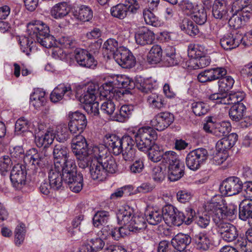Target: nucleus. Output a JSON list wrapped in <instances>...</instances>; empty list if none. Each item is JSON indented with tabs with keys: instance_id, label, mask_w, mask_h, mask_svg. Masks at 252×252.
Returning a JSON list of instances; mask_svg holds the SVG:
<instances>
[{
	"instance_id": "f257e3e1",
	"label": "nucleus",
	"mask_w": 252,
	"mask_h": 252,
	"mask_svg": "<svg viewBox=\"0 0 252 252\" xmlns=\"http://www.w3.org/2000/svg\"><path fill=\"white\" fill-rule=\"evenodd\" d=\"M55 136L47 131L45 133L39 135H35V142L39 148H43L41 152H38L36 148L30 149L24 157V161H29L35 168H43L47 162L46 157L52 152L51 145L53 143Z\"/></svg>"
},
{
	"instance_id": "f03ea898",
	"label": "nucleus",
	"mask_w": 252,
	"mask_h": 252,
	"mask_svg": "<svg viewBox=\"0 0 252 252\" xmlns=\"http://www.w3.org/2000/svg\"><path fill=\"white\" fill-rule=\"evenodd\" d=\"M27 32L30 37L42 46L49 48L57 46V40L50 33L49 27L43 22L35 21L27 25Z\"/></svg>"
},
{
	"instance_id": "7ed1b4c3",
	"label": "nucleus",
	"mask_w": 252,
	"mask_h": 252,
	"mask_svg": "<svg viewBox=\"0 0 252 252\" xmlns=\"http://www.w3.org/2000/svg\"><path fill=\"white\" fill-rule=\"evenodd\" d=\"M135 84L134 81L125 75H116L111 78L107 82L103 84L99 87V94L104 97L108 96L109 98L115 96L121 93L118 89L125 88L126 91L129 92L130 90L135 88Z\"/></svg>"
},
{
	"instance_id": "20e7f679",
	"label": "nucleus",
	"mask_w": 252,
	"mask_h": 252,
	"mask_svg": "<svg viewBox=\"0 0 252 252\" xmlns=\"http://www.w3.org/2000/svg\"><path fill=\"white\" fill-rule=\"evenodd\" d=\"M206 209L213 214L214 222H224V219H233L237 212L236 205L230 204L225 206L221 198L218 201L212 200L206 205Z\"/></svg>"
},
{
	"instance_id": "39448f33",
	"label": "nucleus",
	"mask_w": 252,
	"mask_h": 252,
	"mask_svg": "<svg viewBox=\"0 0 252 252\" xmlns=\"http://www.w3.org/2000/svg\"><path fill=\"white\" fill-rule=\"evenodd\" d=\"M132 215V210L128 207L117 215L118 221L126 227L129 234L130 232H137L146 227L145 219L143 216Z\"/></svg>"
},
{
	"instance_id": "423d86ee",
	"label": "nucleus",
	"mask_w": 252,
	"mask_h": 252,
	"mask_svg": "<svg viewBox=\"0 0 252 252\" xmlns=\"http://www.w3.org/2000/svg\"><path fill=\"white\" fill-rule=\"evenodd\" d=\"M157 133L151 127H142L134 134L135 143L141 151L147 152L151 146L155 143Z\"/></svg>"
},
{
	"instance_id": "0eeeda50",
	"label": "nucleus",
	"mask_w": 252,
	"mask_h": 252,
	"mask_svg": "<svg viewBox=\"0 0 252 252\" xmlns=\"http://www.w3.org/2000/svg\"><path fill=\"white\" fill-rule=\"evenodd\" d=\"M209 157L207 150L198 148L189 152L186 158L187 166L192 171H196L205 164Z\"/></svg>"
},
{
	"instance_id": "6e6552de",
	"label": "nucleus",
	"mask_w": 252,
	"mask_h": 252,
	"mask_svg": "<svg viewBox=\"0 0 252 252\" xmlns=\"http://www.w3.org/2000/svg\"><path fill=\"white\" fill-rule=\"evenodd\" d=\"M243 91L231 92L230 93H214L209 95L208 99L216 104L230 105L242 103L241 102L245 97Z\"/></svg>"
},
{
	"instance_id": "1a4fd4ad",
	"label": "nucleus",
	"mask_w": 252,
	"mask_h": 252,
	"mask_svg": "<svg viewBox=\"0 0 252 252\" xmlns=\"http://www.w3.org/2000/svg\"><path fill=\"white\" fill-rule=\"evenodd\" d=\"M140 8L136 0H126L124 3H119L111 8L112 16L119 19H125L128 15L136 13Z\"/></svg>"
},
{
	"instance_id": "9d476101",
	"label": "nucleus",
	"mask_w": 252,
	"mask_h": 252,
	"mask_svg": "<svg viewBox=\"0 0 252 252\" xmlns=\"http://www.w3.org/2000/svg\"><path fill=\"white\" fill-rule=\"evenodd\" d=\"M63 182L66 184L70 189L76 193L80 192L83 187V176L77 170H67L61 172Z\"/></svg>"
},
{
	"instance_id": "9b49d317",
	"label": "nucleus",
	"mask_w": 252,
	"mask_h": 252,
	"mask_svg": "<svg viewBox=\"0 0 252 252\" xmlns=\"http://www.w3.org/2000/svg\"><path fill=\"white\" fill-rule=\"evenodd\" d=\"M164 214V221L168 225L179 226L185 223V214L179 211L172 205H166L163 207Z\"/></svg>"
},
{
	"instance_id": "f8f14e48",
	"label": "nucleus",
	"mask_w": 252,
	"mask_h": 252,
	"mask_svg": "<svg viewBox=\"0 0 252 252\" xmlns=\"http://www.w3.org/2000/svg\"><path fill=\"white\" fill-rule=\"evenodd\" d=\"M69 117L68 126L70 133L79 134L83 132L88 123L86 116L79 111H75L69 114Z\"/></svg>"
},
{
	"instance_id": "ddd939ff",
	"label": "nucleus",
	"mask_w": 252,
	"mask_h": 252,
	"mask_svg": "<svg viewBox=\"0 0 252 252\" xmlns=\"http://www.w3.org/2000/svg\"><path fill=\"white\" fill-rule=\"evenodd\" d=\"M218 233L222 239L226 242H232L238 237V230L233 224L226 222H214Z\"/></svg>"
},
{
	"instance_id": "4468645a",
	"label": "nucleus",
	"mask_w": 252,
	"mask_h": 252,
	"mask_svg": "<svg viewBox=\"0 0 252 252\" xmlns=\"http://www.w3.org/2000/svg\"><path fill=\"white\" fill-rule=\"evenodd\" d=\"M243 183L236 176L229 177L225 179L220 186V189L224 191L227 196H232L239 194L243 190Z\"/></svg>"
},
{
	"instance_id": "2eb2a0df",
	"label": "nucleus",
	"mask_w": 252,
	"mask_h": 252,
	"mask_svg": "<svg viewBox=\"0 0 252 252\" xmlns=\"http://www.w3.org/2000/svg\"><path fill=\"white\" fill-rule=\"evenodd\" d=\"M74 53L75 61L80 66L94 69L96 66L97 61L88 50L76 48Z\"/></svg>"
},
{
	"instance_id": "dca6fc26",
	"label": "nucleus",
	"mask_w": 252,
	"mask_h": 252,
	"mask_svg": "<svg viewBox=\"0 0 252 252\" xmlns=\"http://www.w3.org/2000/svg\"><path fill=\"white\" fill-rule=\"evenodd\" d=\"M27 169L25 164L18 163L15 165L11 171L10 179L13 186L20 189L26 183Z\"/></svg>"
},
{
	"instance_id": "f3484780",
	"label": "nucleus",
	"mask_w": 252,
	"mask_h": 252,
	"mask_svg": "<svg viewBox=\"0 0 252 252\" xmlns=\"http://www.w3.org/2000/svg\"><path fill=\"white\" fill-rule=\"evenodd\" d=\"M243 45V35L236 31L224 34L220 39V44L225 50H231Z\"/></svg>"
},
{
	"instance_id": "a211bd4d",
	"label": "nucleus",
	"mask_w": 252,
	"mask_h": 252,
	"mask_svg": "<svg viewBox=\"0 0 252 252\" xmlns=\"http://www.w3.org/2000/svg\"><path fill=\"white\" fill-rule=\"evenodd\" d=\"M173 114L169 112H160L151 121L152 126L158 131H162L168 127L174 121Z\"/></svg>"
},
{
	"instance_id": "6ab92c4d",
	"label": "nucleus",
	"mask_w": 252,
	"mask_h": 252,
	"mask_svg": "<svg viewBox=\"0 0 252 252\" xmlns=\"http://www.w3.org/2000/svg\"><path fill=\"white\" fill-rule=\"evenodd\" d=\"M227 71L224 67H215L206 69L201 72L197 76L199 82L206 83L218 80L220 77L226 75Z\"/></svg>"
},
{
	"instance_id": "aec40b11",
	"label": "nucleus",
	"mask_w": 252,
	"mask_h": 252,
	"mask_svg": "<svg viewBox=\"0 0 252 252\" xmlns=\"http://www.w3.org/2000/svg\"><path fill=\"white\" fill-rule=\"evenodd\" d=\"M212 13L215 19L227 21L229 17V13L226 1L215 0L212 5Z\"/></svg>"
},
{
	"instance_id": "412c9836",
	"label": "nucleus",
	"mask_w": 252,
	"mask_h": 252,
	"mask_svg": "<svg viewBox=\"0 0 252 252\" xmlns=\"http://www.w3.org/2000/svg\"><path fill=\"white\" fill-rule=\"evenodd\" d=\"M73 95V94L70 85L61 84L56 87L51 93L50 99L51 101L56 103L62 99L63 96L66 97L67 99H70Z\"/></svg>"
},
{
	"instance_id": "4be33fe9",
	"label": "nucleus",
	"mask_w": 252,
	"mask_h": 252,
	"mask_svg": "<svg viewBox=\"0 0 252 252\" xmlns=\"http://www.w3.org/2000/svg\"><path fill=\"white\" fill-rule=\"evenodd\" d=\"M120 137L116 134H106L104 138V143L109 151L115 156L122 153V147Z\"/></svg>"
},
{
	"instance_id": "5701e85b",
	"label": "nucleus",
	"mask_w": 252,
	"mask_h": 252,
	"mask_svg": "<svg viewBox=\"0 0 252 252\" xmlns=\"http://www.w3.org/2000/svg\"><path fill=\"white\" fill-rule=\"evenodd\" d=\"M136 43L141 46L151 44L155 39V33L148 28L143 27L135 33Z\"/></svg>"
},
{
	"instance_id": "b1692460",
	"label": "nucleus",
	"mask_w": 252,
	"mask_h": 252,
	"mask_svg": "<svg viewBox=\"0 0 252 252\" xmlns=\"http://www.w3.org/2000/svg\"><path fill=\"white\" fill-rule=\"evenodd\" d=\"M84 93L80 96V101L82 103L91 102L95 100L99 95V86L97 84L91 83L86 85L84 89Z\"/></svg>"
},
{
	"instance_id": "393cba45",
	"label": "nucleus",
	"mask_w": 252,
	"mask_h": 252,
	"mask_svg": "<svg viewBox=\"0 0 252 252\" xmlns=\"http://www.w3.org/2000/svg\"><path fill=\"white\" fill-rule=\"evenodd\" d=\"M185 166L184 161L180 159L173 164L168 166V179L174 182L180 179L185 174Z\"/></svg>"
},
{
	"instance_id": "a878e982",
	"label": "nucleus",
	"mask_w": 252,
	"mask_h": 252,
	"mask_svg": "<svg viewBox=\"0 0 252 252\" xmlns=\"http://www.w3.org/2000/svg\"><path fill=\"white\" fill-rule=\"evenodd\" d=\"M48 180L53 189L58 190L62 188L63 181L60 167L54 166L50 169L48 173Z\"/></svg>"
},
{
	"instance_id": "bb28decb",
	"label": "nucleus",
	"mask_w": 252,
	"mask_h": 252,
	"mask_svg": "<svg viewBox=\"0 0 252 252\" xmlns=\"http://www.w3.org/2000/svg\"><path fill=\"white\" fill-rule=\"evenodd\" d=\"M72 151L74 155H77L81 152L90 151L87 140L82 135L77 134L71 141Z\"/></svg>"
},
{
	"instance_id": "cd10ccee",
	"label": "nucleus",
	"mask_w": 252,
	"mask_h": 252,
	"mask_svg": "<svg viewBox=\"0 0 252 252\" xmlns=\"http://www.w3.org/2000/svg\"><path fill=\"white\" fill-rule=\"evenodd\" d=\"M191 242V238L188 234L182 233L177 234L171 240V244L175 249L183 252Z\"/></svg>"
},
{
	"instance_id": "c85d7f7f",
	"label": "nucleus",
	"mask_w": 252,
	"mask_h": 252,
	"mask_svg": "<svg viewBox=\"0 0 252 252\" xmlns=\"http://www.w3.org/2000/svg\"><path fill=\"white\" fill-rule=\"evenodd\" d=\"M252 215V199L245 198L239 205V218L242 220L247 221Z\"/></svg>"
},
{
	"instance_id": "c756f323",
	"label": "nucleus",
	"mask_w": 252,
	"mask_h": 252,
	"mask_svg": "<svg viewBox=\"0 0 252 252\" xmlns=\"http://www.w3.org/2000/svg\"><path fill=\"white\" fill-rule=\"evenodd\" d=\"M238 135L235 133H232L218 141L216 145V149L223 152H227L236 143Z\"/></svg>"
},
{
	"instance_id": "7c9ffc66",
	"label": "nucleus",
	"mask_w": 252,
	"mask_h": 252,
	"mask_svg": "<svg viewBox=\"0 0 252 252\" xmlns=\"http://www.w3.org/2000/svg\"><path fill=\"white\" fill-rule=\"evenodd\" d=\"M69 12L68 2L61 1L55 4L50 10L51 15L55 19H61L67 16Z\"/></svg>"
},
{
	"instance_id": "2f4dec72",
	"label": "nucleus",
	"mask_w": 252,
	"mask_h": 252,
	"mask_svg": "<svg viewBox=\"0 0 252 252\" xmlns=\"http://www.w3.org/2000/svg\"><path fill=\"white\" fill-rule=\"evenodd\" d=\"M88 244L83 245L80 252H97L101 250L105 246L104 241L99 237L88 239Z\"/></svg>"
},
{
	"instance_id": "473e14b6",
	"label": "nucleus",
	"mask_w": 252,
	"mask_h": 252,
	"mask_svg": "<svg viewBox=\"0 0 252 252\" xmlns=\"http://www.w3.org/2000/svg\"><path fill=\"white\" fill-rule=\"evenodd\" d=\"M192 239L199 249L206 251L210 247L211 241L209 235L206 231L195 233L193 235Z\"/></svg>"
},
{
	"instance_id": "72a5a7b5",
	"label": "nucleus",
	"mask_w": 252,
	"mask_h": 252,
	"mask_svg": "<svg viewBox=\"0 0 252 252\" xmlns=\"http://www.w3.org/2000/svg\"><path fill=\"white\" fill-rule=\"evenodd\" d=\"M52 150L55 166L60 167L59 164H61L63 161L69 158L67 149L61 144H59L55 145Z\"/></svg>"
},
{
	"instance_id": "f704fd0d",
	"label": "nucleus",
	"mask_w": 252,
	"mask_h": 252,
	"mask_svg": "<svg viewBox=\"0 0 252 252\" xmlns=\"http://www.w3.org/2000/svg\"><path fill=\"white\" fill-rule=\"evenodd\" d=\"M162 61L165 66H173L179 64V57L176 54V50L174 47L167 46L165 49Z\"/></svg>"
},
{
	"instance_id": "c9c22d12",
	"label": "nucleus",
	"mask_w": 252,
	"mask_h": 252,
	"mask_svg": "<svg viewBox=\"0 0 252 252\" xmlns=\"http://www.w3.org/2000/svg\"><path fill=\"white\" fill-rule=\"evenodd\" d=\"M133 110V106L124 105L121 107L118 112L114 114L112 120L119 122H124L132 116Z\"/></svg>"
},
{
	"instance_id": "e433bc0d",
	"label": "nucleus",
	"mask_w": 252,
	"mask_h": 252,
	"mask_svg": "<svg viewBox=\"0 0 252 252\" xmlns=\"http://www.w3.org/2000/svg\"><path fill=\"white\" fill-rule=\"evenodd\" d=\"M231 10L235 13H250L252 12V0H234Z\"/></svg>"
},
{
	"instance_id": "4c0bfd02",
	"label": "nucleus",
	"mask_w": 252,
	"mask_h": 252,
	"mask_svg": "<svg viewBox=\"0 0 252 252\" xmlns=\"http://www.w3.org/2000/svg\"><path fill=\"white\" fill-rule=\"evenodd\" d=\"M89 170L93 180L103 181L107 177V173L99 162L94 161L90 166Z\"/></svg>"
},
{
	"instance_id": "58836bf2",
	"label": "nucleus",
	"mask_w": 252,
	"mask_h": 252,
	"mask_svg": "<svg viewBox=\"0 0 252 252\" xmlns=\"http://www.w3.org/2000/svg\"><path fill=\"white\" fill-rule=\"evenodd\" d=\"M147 101L150 107L154 109L161 110L166 106L165 101L161 94L152 93L147 98Z\"/></svg>"
},
{
	"instance_id": "ea45409f",
	"label": "nucleus",
	"mask_w": 252,
	"mask_h": 252,
	"mask_svg": "<svg viewBox=\"0 0 252 252\" xmlns=\"http://www.w3.org/2000/svg\"><path fill=\"white\" fill-rule=\"evenodd\" d=\"M74 16L77 19L82 22H88L92 19L93 12L90 6L81 5L76 10Z\"/></svg>"
},
{
	"instance_id": "a19ab883",
	"label": "nucleus",
	"mask_w": 252,
	"mask_h": 252,
	"mask_svg": "<svg viewBox=\"0 0 252 252\" xmlns=\"http://www.w3.org/2000/svg\"><path fill=\"white\" fill-rule=\"evenodd\" d=\"M246 110L243 103L233 104L229 109V116L232 121L237 122L243 118Z\"/></svg>"
},
{
	"instance_id": "79ce46f5",
	"label": "nucleus",
	"mask_w": 252,
	"mask_h": 252,
	"mask_svg": "<svg viewBox=\"0 0 252 252\" xmlns=\"http://www.w3.org/2000/svg\"><path fill=\"white\" fill-rule=\"evenodd\" d=\"M180 28L189 35L194 37L199 34V30L196 24L190 20L184 19L180 25Z\"/></svg>"
},
{
	"instance_id": "37998d69",
	"label": "nucleus",
	"mask_w": 252,
	"mask_h": 252,
	"mask_svg": "<svg viewBox=\"0 0 252 252\" xmlns=\"http://www.w3.org/2000/svg\"><path fill=\"white\" fill-rule=\"evenodd\" d=\"M108 148L103 145L94 146L90 150L93 157L94 158V161L99 162L107 158L108 155H111L108 153Z\"/></svg>"
},
{
	"instance_id": "c03bdc74",
	"label": "nucleus",
	"mask_w": 252,
	"mask_h": 252,
	"mask_svg": "<svg viewBox=\"0 0 252 252\" xmlns=\"http://www.w3.org/2000/svg\"><path fill=\"white\" fill-rule=\"evenodd\" d=\"M162 50L158 45H154L147 55V61L151 64H157L162 61Z\"/></svg>"
},
{
	"instance_id": "a18cd8bd",
	"label": "nucleus",
	"mask_w": 252,
	"mask_h": 252,
	"mask_svg": "<svg viewBox=\"0 0 252 252\" xmlns=\"http://www.w3.org/2000/svg\"><path fill=\"white\" fill-rule=\"evenodd\" d=\"M218 80H219L218 84L219 91L218 93L228 94V92L234 85V79L230 76L224 75Z\"/></svg>"
},
{
	"instance_id": "49530a36",
	"label": "nucleus",
	"mask_w": 252,
	"mask_h": 252,
	"mask_svg": "<svg viewBox=\"0 0 252 252\" xmlns=\"http://www.w3.org/2000/svg\"><path fill=\"white\" fill-rule=\"evenodd\" d=\"M211 215H212V219H213V213H211L206 209V206L205 212L197 214L195 218V222L200 227L206 228L210 223Z\"/></svg>"
},
{
	"instance_id": "de8ad7c7",
	"label": "nucleus",
	"mask_w": 252,
	"mask_h": 252,
	"mask_svg": "<svg viewBox=\"0 0 252 252\" xmlns=\"http://www.w3.org/2000/svg\"><path fill=\"white\" fill-rule=\"evenodd\" d=\"M231 129L230 124L226 122L217 123L213 130V134L218 137L226 136Z\"/></svg>"
},
{
	"instance_id": "09e8293b",
	"label": "nucleus",
	"mask_w": 252,
	"mask_h": 252,
	"mask_svg": "<svg viewBox=\"0 0 252 252\" xmlns=\"http://www.w3.org/2000/svg\"><path fill=\"white\" fill-rule=\"evenodd\" d=\"M75 156L77 159L79 167L82 169L90 167L94 161L90 151L81 152L80 154L75 155Z\"/></svg>"
},
{
	"instance_id": "8fccbe9b",
	"label": "nucleus",
	"mask_w": 252,
	"mask_h": 252,
	"mask_svg": "<svg viewBox=\"0 0 252 252\" xmlns=\"http://www.w3.org/2000/svg\"><path fill=\"white\" fill-rule=\"evenodd\" d=\"M84 220V216L79 215L76 217L72 221V228H69L68 232L70 233L72 235H74L77 232V230L84 234L87 233L88 231L86 230L84 227L83 221Z\"/></svg>"
},
{
	"instance_id": "3c124183",
	"label": "nucleus",
	"mask_w": 252,
	"mask_h": 252,
	"mask_svg": "<svg viewBox=\"0 0 252 252\" xmlns=\"http://www.w3.org/2000/svg\"><path fill=\"white\" fill-rule=\"evenodd\" d=\"M100 163L107 173V176L109 174L115 173L117 170V164L112 155H108L107 158L100 161Z\"/></svg>"
},
{
	"instance_id": "603ef678",
	"label": "nucleus",
	"mask_w": 252,
	"mask_h": 252,
	"mask_svg": "<svg viewBox=\"0 0 252 252\" xmlns=\"http://www.w3.org/2000/svg\"><path fill=\"white\" fill-rule=\"evenodd\" d=\"M149 158L154 162H158L162 159L164 152L162 148L154 143L148 150Z\"/></svg>"
},
{
	"instance_id": "864d4df0",
	"label": "nucleus",
	"mask_w": 252,
	"mask_h": 252,
	"mask_svg": "<svg viewBox=\"0 0 252 252\" xmlns=\"http://www.w3.org/2000/svg\"><path fill=\"white\" fill-rule=\"evenodd\" d=\"M143 16L147 25L155 27L160 26L161 21L159 18L151 10L144 9L143 11Z\"/></svg>"
},
{
	"instance_id": "5fc2aeb1",
	"label": "nucleus",
	"mask_w": 252,
	"mask_h": 252,
	"mask_svg": "<svg viewBox=\"0 0 252 252\" xmlns=\"http://www.w3.org/2000/svg\"><path fill=\"white\" fill-rule=\"evenodd\" d=\"M193 113L197 116L206 115L210 110L209 105L203 101H195L191 104Z\"/></svg>"
},
{
	"instance_id": "6e6d98bb",
	"label": "nucleus",
	"mask_w": 252,
	"mask_h": 252,
	"mask_svg": "<svg viewBox=\"0 0 252 252\" xmlns=\"http://www.w3.org/2000/svg\"><path fill=\"white\" fill-rule=\"evenodd\" d=\"M45 92L40 89L34 91L30 96V100L33 101L32 105L35 107H39L44 105L45 102Z\"/></svg>"
},
{
	"instance_id": "4d7b16f0",
	"label": "nucleus",
	"mask_w": 252,
	"mask_h": 252,
	"mask_svg": "<svg viewBox=\"0 0 252 252\" xmlns=\"http://www.w3.org/2000/svg\"><path fill=\"white\" fill-rule=\"evenodd\" d=\"M146 219L148 222L151 225H157L160 223L162 220H164V214L162 210L161 213L158 211H152L145 214Z\"/></svg>"
},
{
	"instance_id": "13d9d810",
	"label": "nucleus",
	"mask_w": 252,
	"mask_h": 252,
	"mask_svg": "<svg viewBox=\"0 0 252 252\" xmlns=\"http://www.w3.org/2000/svg\"><path fill=\"white\" fill-rule=\"evenodd\" d=\"M109 213L106 211H99L94 215L93 221L95 227L105 225L109 220Z\"/></svg>"
},
{
	"instance_id": "bf43d9fd",
	"label": "nucleus",
	"mask_w": 252,
	"mask_h": 252,
	"mask_svg": "<svg viewBox=\"0 0 252 252\" xmlns=\"http://www.w3.org/2000/svg\"><path fill=\"white\" fill-rule=\"evenodd\" d=\"M28 35V37H21L19 40L21 51L28 56L30 55L32 52L34 42V40L30 37L29 34Z\"/></svg>"
},
{
	"instance_id": "052dcab7",
	"label": "nucleus",
	"mask_w": 252,
	"mask_h": 252,
	"mask_svg": "<svg viewBox=\"0 0 252 252\" xmlns=\"http://www.w3.org/2000/svg\"><path fill=\"white\" fill-rule=\"evenodd\" d=\"M193 22L199 25H204L207 21L206 11L204 7L201 5L196 10L191 16Z\"/></svg>"
},
{
	"instance_id": "680f3d73",
	"label": "nucleus",
	"mask_w": 252,
	"mask_h": 252,
	"mask_svg": "<svg viewBox=\"0 0 252 252\" xmlns=\"http://www.w3.org/2000/svg\"><path fill=\"white\" fill-rule=\"evenodd\" d=\"M69 133L68 126L60 125L56 127L55 137L59 142H64L69 138Z\"/></svg>"
},
{
	"instance_id": "e2e57ef3",
	"label": "nucleus",
	"mask_w": 252,
	"mask_h": 252,
	"mask_svg": "<svg viewBox=\"0 0 252 252\" xmlns=\"http://www.w3.org/2000/svg\"><path fill=\"white\" fill-rule=\"evenodd\" d=\"M118 41L114 38L107 39L103 44V48L105 49L108 56H113L119 49Z\"/></svg>"
},
{
	"instance_id": "0e129e2a",
	"label": "nucleus",
	"mask_w": 252,
	"mask_h": 252,
	"mask_svg": "<svg viewBox=\"0 0 252 252\" xmlns=\"http://www.w3.org/2000/svg\"><path fill=\"white\" fill-rule=\"evenodd\" d=\"M57 43L63 48L71 49L76 47V40L74 38L68 35H62L58 38Z\"/></svg>"
},
{
	"instance_id": "69168bd1",
	"label": "nucleus",
	"mask_w": 252,
	"mask_h": 252,
	"mask_svg": "<svg viewBox=\"0 0 252 252\" xmlns=\"http://www.w3.org/2000/svg\"><path fill=\"white\" fill-rule=\"evenodd\" d=\"M30 122L25 118L21 117L18 119L15 125V132L17 134H21L29 130Z\"/></svg>"
},
{
	"instance_id": "338daca9",
	"label": "nucleus",
	"mask_w": 252,
	"mask_h": 252,
	"mask_svg": "<svg viewBox=\"0 0 252 252\" xmlns=\"http://www.w3.org/2000/svg\"><path fill=\"white\" fill-rule=\"evenodd\" d=\"M83 108L86 112L92 116H98L99 115V103L94 100L91 102L83 103Z\"/></svg>"
},
{
	"instance_id": "774afa93",
	"label": "nucleus",
	"mask_w": 252,
	"mask_h": 252,
	"mask_svg": "<svg viewBox=\"0 0 252 252\" xmlns=\"http://www.w3.org/2000/svg\"><path fill=\"white\" fill-rule=\"evenodd\" d=\"M13 165L12 159L8 156H3L0 158V173L5 176Z\"/></svg>"
}]
</instances>
